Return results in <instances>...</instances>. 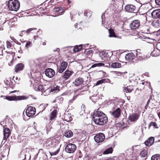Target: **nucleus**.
I'll return each instance as SVG.
<instances>
[{"label":"nucleus","instance_id":"1","mask_svg":"<svg viewBox=\"0 0 160 160\" xmlns=\"http://www.w3.org/2000/svg\"><path fill=\"white\" fill-rule=\"evenodd\" d=\"M92 119L96 124L102 125L108 122V118L102 112L98 110L94 112Z\"/></svg>","mask_w":160,"mask_h":160},{"label":"nucleus","instance_id":"2","mask_svg":"<svg viewBox=\"0 0 160 160\" xmlns=\"http://www.w3.org/2000/svg\"><path fill=\"white\" fill-rule=\"evenodd\" d=\"M8 7L11 11H17L19 8V2L18 0H10L8 3Z\"/></svg>","mask_w":160,"mask_h":160},{"label":"nucleus","instance_id":"3","mask_svg":"<svg viewBox=\"0 0 160 160\" xmlns=\"http://www.w3.org/2000/svg\"><path fill=\"white\" fill-rule=\"evenodd\" d=\"M76 149V146L73 144L70 143L68 144L65 148V151L69 153H73Z\"/></svg>","mask_w":160,"mask_h":160},{"label":"nucleus","instance_id":"4","mask_svg":"<svg viewBox=\"0 0 160 160\" xmlns=\"http://www.w3.org/2000/svg\"><path fill=\"white\" fill-rule=\"evenodd\" d=\"M105 139V136L103 133H99L97 134L94 137V139L97 143H100L103 142Z\"/></svg>","mask_w":160,"mask_h":160},{"label":"nucleus","instance_id":"5","mask_svg":"<svg viewBox=\"0 0 160 160\" xmlns=\"http://www.w3.org/2000/svg\"><path fill=\"white\" fill-rule=\"evenodd\" d=\"M36 112V109L34 107L29 106L27 109L26 113L27 115L30 117L34 115Z\"/></svg>","mask_w":160,"mask_h":160},{"label":"nucleus","instance_id":"6","mask_svg":"<svg viewBox=\"0 0 160 160\" xmlns=\"http://www.w3.org/2000/svg\"><path fill=\"white\" fill-rule=\"evenodd\" d=\"M140 25L139 20H135L131 22L129 24V27L132 30H133L138 28Z\"/></svg>","mask_w":160,"mask_h":160},{"label":"nucleus","instance_id":"7","mask_svg":"<svg viewBox=\"0 0 160 160\" xmlns=\"http://www.w3.org/2000/svg\"><path fill=\"white\" fill-rule=\"evenodd\" d=\"M6 98L9 101L18 100H25L27 99L26 97L24 96H11L7 97Z\"/></svg>","mask_w":160,"mask_h":160},{"label":"nucleus","instance_id":"8","mask_svg":"<svg viewBox=\"0 0 160 160\" xmlns=\"http://www.w3.org/2000/svg\"><path fill=\"white\" fill-rule=\"evenodd\" d=\"M45 73L47 76L50 78L52 77L55 74L54 71L50 68H48L46 70Z\"/></svg>","mask_w":160,"mask_h":160},{"label":"nucleus","instance_id":"9","mask_svg":"<svg viewBox=\"0 0 160 160\" xmlns=\"http://www.w3.org/2000/svg\"><path fill=\"white\" fill-rule=\"evenodd\" d=\"M136 7L133 5L128 4L125 7V11L128 12H132L135 10Z\"/></svg>","mask_w":160,"mask_h":160},{"label":"nucleus","instance_id":"10","mask_svg":"<svg viewBox=\"0 0 160 160\" xmlns=\"http://www.w3.org/2000/svg\"><path fill=\"white\" fill-rule=\"evenodd\" d=\"M3 139L4 140H6L11 134V132L10 129L8 128H3Z\"/></svg>","mask_w":160,"mask_h":160},{"label":"nucleus","instance_id":"11","mask_svg":"<svg viewBox=\"0 0 160 160\" xmlns=\"http://www.w3.org/2000/svg\"><path fill=\"white\" fill-rule=\"evenodd\" d=\"M121 110L119 108H118L113 111L110 112L111 114L114 118H118L119 117L121 114Z\"/></svg>","mask_w":160,"mask_h":160},{"label":"nucleus","instance_id":"12","mask_svg":"<svg viewBox=\"0 0 160 160\" xmlns=\"http://www.w3.org/2000/svg\"><path fill=\"white\" fill-rule=\"evenodd\" d=\"M139 117V115L138 113H134L130 115L128 118L129 120L131 122H135L138 120Z\"/></svg>","mask_w":160,"mask_h":160},{"label":"nucleus","instance_id":"13","mask_svg":"<svg viewBox=\"0 0 160 160\" xmlns=\"http://www.w3.org/2000/svg\"><path fill=\"white\" fill-rule=\"evenodd\" d=\"M33 87L34 89L36 91H41L42 92H45L43 88V86L42 85L36 84L33 85Z\"/></svg>","mask_w":160,"mask_h":160},{"label":"nucleus","instance_id":"14","mask_svg":"<svg viewBox=\"0 0 160 160\" xmlns=\"http://www.w3.org/2000/svg\"><path fill=\"white\" fill-rule=\"evenodd\" d=\"M151 15L153 18H160V9H156L152 11Z\"/></svg>","mask_w":160,"mask_h":160},{"label":"nucleus","instance_id":"15","mask_svg":"<svg viewBox=\"0 0 160 160\" xmlns=\"http://www.w3.org/2000/svg\"><path fill=\"white\" fill-rule=\"evenodd\" d=\"M24 65L22 63H19L17 64L15 67V71L16 72L22 70L24 68Z\"/></svg>","mask_w":160,"mask_h":160},{"label":"nucleus","instance_id":"16","mask_svg":"<svg viewBox=\"0 0 160 160\" xmlns=\"http://www.w3.org/2000/svg\"><path fill=\"white\" fill-rule=\"evenodd\" d=\"M135 57L134 54L132 52H131L127 54L125 57V58L128 61L130 62L133 60Z\"/></svg>","mask_w":160,"mask_h":160},{"label":"nucleus","instance_id":"17","mask_svg":"<svg viewBox=\"0 0 160 160\" xmlns=\"http://www.w3.org/2000/svg\"><path fill=\"white\" fill-rule=\"evenodd\" d=\"M84 82L83 78H77L75 81L73 82V83L76 86H78L82 84Z\"/></svg>","mask_w":160,"mask_h":160},{"label":"nucleus","instance_id":"18","mask_svg":"<svg viewBox=\"0 0 160 160\" xmlns=\"http://www.w3.org/2000/svg\"><path fill=\"white\" fill-rule=\"evenodd\" d=\"M154 141V138L153 137H151L145 141V143L146 146H150L153 144Z\"/></svg>","mask_w":160,"mask_h":160},{"label":"nucleus","instance_id":"19","mask_svg":"<svg viewBox=\"0 0 160 160\" xmlns=\"http://www.w3.org/2000/svg\"><path fill=\"white\" fill-rule=\"evenodd\" d=\"M135 52L136 54V58H137L139 60H141L143 59L142 56V53L140 52V49H137Z\"/></svg>","mask_w":160,"mask_h":160},{"label":"nucleus","instance_id":"20","mask_svg":"<svg viewBox=\"0 0 160 160\" xmlns=\"http://www.w3.org/2000/svg\"><path fill=\"white\" fill-rule=\"evenodd\" d=\"M72 73L71 71L67 70L65 72L63 77L66 80H67L71 75Z\"/></svg>","mask_w":160,"mask_h":160},{"label":"nucleus","instance_id":"21","mask_svg":"<svg viewBox=\"0 0 160 160\" xmlns=\"http://www.w3.org/2000/svg\"><path fill=\"white\" fill-rule=\"evenodd\" d=\"M60 91V87L57 85H55L51 87L50 92H54V93Z\"/></svg>","mask_w":160,"mask_h":160},{"label":"nucleus","instance_id":"22","mask_svg":"<svg viewBox=\"0 0 160 160\" xmlns=\"http://www.w3.org/2000/svg\"><path fill=\"white\" fill-rule=\"evenodd\" d=\"M57 111L56 110H53L51 113L50 116V120H53L55 119L57 114Z\"/></svg>","mask_w":160,"mask_h":160},{"label":"nucleus","instance_id":"23","mask_svg":"<svg viewBox=\"0 0 160 160\" xmlns=\"http://www.w3.org/2000/svg\"><path fill=\"white\" fill-rule=\"evenodd\" d=\"M38 62V61H35L34 60H32L30 61V64L31 68H32V69H34L36 68L38 65L37 64Z\"/></svg>","mask_w":160,"mask_h":160},{"label":"nucleus","instance_id":"24","mask_svg":"<svg viewBox=\"0 0 160 160\" xmlns=\"http://www.w3.org/2000/svg\"><path fill=\"white\" fill-rule=\"evenodd\" d=\"M121 63L117 62L112 63L111 65V67L113 68H120L121 67Z\"/></svg>","mask_w":160,"mask_h":160},{"label":"nucleus","instance_id":"25","mask_svg":"<svg viewBox=\"0 0 160 160\" xmlns=\"http://www.w3.org/2000/svg\"><path fill=\"white\" fill-rule=\"evenodd\" d=\"M64 135L67 138H70L73 136V133L71 130H68L66 131Z\"/></svg>","mask_w":160,"mask_h":160},{"label":"nucleus","instance_id":"26","mask_svg":"<svg viewBox=\"0 0 160 160\" xmlns=\"http://www.w3.org/2000/svg\"><path fill=\"white\" fill-rule=\"evenodd\" d=\"M108 53L106 52H102L100 53L101 58L102 60H106V58L108 57Z\"/></svg>","mask_w":160,"mask_h":160},{"label":"nucleus","instance_id":"27","mask_svg":"<svg viewBox=\"0 0 160 160\" xmlns=\"http://www.w3.org/2000/svg\"><path fill=\"white\" fill-rule=\"evenodd\" d=\"M151 160H160V155L156 154L152 156L151 158Z\"/></svg>","mask_w":160,"mask_h":160},{"label":"nucleus","instance_id":"28","mask_svg":"<svg viewBox=\"0 0 160 160\" xmlns=\"http://www.w3.org/2000/svg\"><path fill=\"white\" fill-rule=\"evenodd\" d=\"M109 37H116L117 35L115 34V33L112 29H109Z\"/></svg>","mask_w":160,"mask_h":160},{"label":"nucleus","instance_id":"29","mask_svg":"<svg viewBox=\"0 0 160 160\" xmlns=\"http://www.w3.org/2000/svg\"><path fill=\"white\" fill-rule=\"evenodd\" d=\"M113 151V149L112 148H109L105 150L103 152L104 154H108L112 153Z\"/></svg>","mask_w":160,"mask_h":160},{"label":"nucleus","instance_id":"30","mask_svg":"<svg viewBox=\"0 0 160 160\" xmlns=\"http://www.w3.org/2000/svg\"><path fill=\"white\" fill-rule=\"evenodd\" d=\"M82 48V45H80L79 46H76L73 49V51L75 52H77L80 51Z\"/></svg>","mask_w":160,"mask_h":160},{"label":"nucleus","instance_id":"31","mask_svg":"<svg viewBox=\"0 0 160 160\" xmlns=\"http://www.w3.org/2000/svg\"><path fill=\"white\" fill-rule=\"evenodd\" d=\"M65 120L68 122L71 121L72 120V118L71 114H68L65 117Z\"/></svg>","mask_w":160,"mask_h":160},{"label":"nucleus","instance_id":"32","mask_svg":"<svg viewBox=\"0 0 160 160\" xmlns=\"http://www.w3.org/2000/svg\"><path fill=\"white\" fill-rule=\"evenodd\" d=\"M104 63H96L92 65V68H93L97 67H100L104 66Z\"/></svg>","mask_w":160,"mask_h":160},{"label":"nucleus","instance_id":"33","mask_svg":"<svg viewBox=\"0 0 160 160\" xmlns=\"http://www.w3.org/2000/svg\"><path fill=\"white\" fill-rule=\"evenodd\" d=\"M68 65V63L66 62H63L61 63L60 67L65 70L66 69Z\"/></svg>","mask_w":160,"mask_h":160},{"label":"nucleus","instance_id":"34","mask_svg":"<svg viewBox=\"0 0 160 160\" xmlns=\"http://www.w3.org/2000/svg\"><path fill=\"white\" fill-rule=\"evenodd\" d=\"M56 143V142L54 141H52L51 142H49L48 143V145L50 147H56L57 144H55Z\"/></svg>","mask_w":160,"mask_h":160},{"label":"nucleus","instance_id":"35","mask_svg":"<svg viewBox=\"0 0 160 160\" xmlns=\"http://www.w3.org/2000/svg\"><path fill=\"white\" fill-rule=\"evenodd\" d=\"M132 89H131L130 88H129L128 87L124 88V92H126V93L131 92H132Z\"/></svg>","mask_w":160,"mask_h":160},{"label":"nucleus","instance_id":"36","mask_svg":"<svg viewBox=\"0 0 160 160\" xmlns=\"http://www.w3.org/2000/svg\"><path fill=\"white\" fill-rule=\"evenodd\" d=\"M23 42H27V43L25 45V47L27 48H28L32 46L31 42H30L28 41H24Z\"/></svg>","mask_w":160,"mask_h":160},{"label":"nucleus","instance_id":"37","mask_svg":"<svg viewBox=\"0 0 160 160\" xmlns=\"http://www.w3.org/2000/svg\"><path fill=\"white\" fill-rule=\"evenodd\" d=\"M141 154L143 157L146 156L147 154V150H144L141 152Z\"/></svg>","mask_w":160,"mask_h":160},{"label":"nucleus","instance_id":"38","mask_svg":"<svg viewBox=\"0 0 160 160\" xmlns=\"http://www.w3.org/2000/svg\"><path fill=\"white\" fill-rule=\"evenodd\" d=\"M64 70V69L62 68L60 66L59 67H58L57 68V70L58 72L60 73H62Z\"/></svg>","mask_w":160,"mask_h":160},{"label":"nucleus","instance_id":"39","mask_svg":"<svg viewBox=\"0 0 160 160\" xmlns=\"http://www.w3.org/2000/svg\"><path fill=\"white\" fill-rule=\"evenodd\" d=\"M37 30L36 28H30L28 29L27 30H26V32L28 34V33H29V32H31L33 30Z\"/></svg>","mask_w":160,"mask_h":160},{"label":"nucleus","instance_id":"40","mask_svg":"<svg viewBox=\"0 0 160 160\" xmlns=\"http://www.w3.org/2000/svg\"><path fill=\"white\" fill-rule=\"evenodd\" d=\"M59 150H60L59 148H58V149L56 151H55L52 152V153H51V155H56L58 152L59 151Z\"/></svg>","mask_w":160,"mask_h":160},{"label":"nucleus","instance_id":"41","mask_svg":"<svg viewBox=\"0 0 160 160\" xmlns=\"http://www.w3.org/2000/svg\"><path fill=\"white\" fill-rule=\"evenodd\" d=\"M150 125L151 126H153L156 128H158V127H157V123L155 122H152L150 123Z\"/></svg>","mask_w":160,"mask_h":160},{"label":"nucleus","instance_id":"42","mask_svg":"<svg viewBox=\"0 0 160 160\" xmlns=\"http://www.w3.org/2000/svg\"><path fill=\"white\" fill-rule=\"evenodd\" d=\"M104 83L103 80V79L98 81L96 83V86L98 85Z\"/></svg>","mask_w":160,"mask_h":160},{"label":"nucleus","instance_id":"43","mask_svg":"<svg viewBox=\"0 0 160 160\" xmlns=\"http://www.w3.org/2000/svg\"><path fill=\"white\" fill-rule=\"evenodd\" d=\"M3 49V46L2 45H0V55H2L3 54L2 52Z\"/></svg>","mask_w":160,"mask_h":160},{"label":"nucleus","instance_id":"44","mask_svg":"<svg viewBox=\"0 0 160 160\" xmlns=\"http://www.w3.org/2000/svg\"><path fill=\"white\" fill-rule=\"evenodd\" d=\"M104 83H110L111 82V81L110 79L108 78H104L103 79Z\"/></svg>","mask_w":160,"mask_h":160},{"label":"nucleus","instance_id":"45","mask_svg":"<svg viewBox=\"0 0 160 160\" xmlns=\"http://www.w3.org/2000/svg\"><path fill=\"white\" fill-rule=\"evenodd\" d=\"M105 13H103L102 16V24L103 25V23H104V20H105Z\"/></svg>","mask_w":160,"mask_h":160},{"label":"nucleus","instance_id":"46","mask_svg":"<svg viewBox=\"0 0 160 160\" xmlns=\"http://www.w3.org/2000/svg\"><path fill=\"white\" fill-rule=\"evenodd\" d=\"M77 96L76 95L73 97V98L69 100V102L70 103H72L76 99V97Z\"/></svg>","mask_w":160,"mask_h":160},{"label":"nucleus","instance_id":"47","mask_svg":"<svg viewBox=\"0 0 160 160\" xmlns=\"http://www.w3.org/2000/svg\"><path fill=\"white\" fill-rule=\"evenodd\" d=\"M7 45L8 48H10L12 46V45L9 41L7 42Z\"/></svg>","mask_w":160,"mask_h":160},{"label":"nucleus","instance_id":"48","mask_svg":"<svg viewBox=\"0 0 160 160\" xmlns=\"http://www.w3.org/2000/svg\"><path fill=\"white\" fill-rule=\"evenodd\" d=\"M140 87L142 88H144L145 86V83L144 82H142L141 83H140L139 84Z\"/></svg>","mask_w":160,"mask_h":160},{"label":"nucleus","instance_id":"49","mask_svg":"<svg viewBox=\"0 0 160 160\" xmlns=\"http://www.w3.org/2000/svg\"><path fill=\"white\" fill-rule=\"evenodd\" d=\"M157 5L160 6V0H155Z\"/></svg>","mask_w":160,"mask_h":160},{"label":"nucleus","instance_id":"50","mask_svg":"<svg viewBox=\"0 0 160 160\" xmlns=\"http://www.w3.org/2000/svg\"><path fill=\"white\" fill-rule=\"evenodd\" d=\"M62 8L61 7H58L56 8V11L57 12H59L61 10Z\"/></svg>","mask_w":160,"mask_h":160},{"label":"nucleus","instance_id":"51","mask_svg":"<svg viewBox=\"0 0 160 160\" xmlns=\"http://www.w3.org/2000/svg\"><path fill=\"white\" fill-rule=\"evenodd\" d=\"M151 98L150 97L149 99L148 100V102H147V104H146V106H147L148 105V104L149 103V102H150V101L151 100Z\"/></svg>","mask_w":160,"mask_h":160},{"label":"nucleus","instance_id":"52","mask_svg":"<svg viewBox=\"0 0 160 160\" xmlns=\"http://www.w3.org/2000/svg\"><path fill=\"white\" fill-rule=\"evenodd\" d=\"M155 24H156V25H157V24H158V23L157 22H153V25L154 26L155 25Z\"/></svg>","mask_w":160,"mask_h":160},{"label":"nucleus","instance_id":"53","mask_svg":"<svg viewBox=\"0 0 160 160\" xmlns=\"http://www.w3.org/2000/svg\"><path fill=\"white\" fill-rule=\"evenodd\" d=\"M147 32H145V33H147V34H150L149 32V33L148 32H149V29L147 28Z\"/></svg>","mask_w":160,"mask_h":160},{"label":"nucleus","instance_id":"54","mask_svg":"<svg viewBox=\"0 0 160 160\" xmlns=\"http://www.w3.org/2000/svg\"><path fill=\"white\" fill-rule=\"evenodd\" d=\"M15 79L16 80H18V81H19L20 80V78H18V77H16Z\"/></svg>","mask_w":160,"mask_h":160},{"label":"nucleus","instance_id":"55","mask_svg":"<svg viewBox=\"0 0 160 160\" xmlns=\"http://www.w3.org/2000/svg\"><path fill=\"white\" fill-rule=\"evenodd\" d=\"M158 115L160 119V112L158 113Z\"/></svg>","mask_w":160,"mask_h":160},{"label":"nucleus","instance_id":"56","mask_svg":"<svg viewBox=\"0 0 160 160\" xmlns=\"http://www.w3.org/2000/svg\"><path fill=\"white\" fill-rule=\"evenodd\" d=\"M42 44L43 45H45L46 44V43L45 42H43Z\"/></svg>","mask_w":160,"mask_h":160},{"label":"nucleus","instance_id":"57","mask_svg":"<svg viewBox=\"0 0 160 160\" xmlns=\"http://www.w3.org/2000/svg\"><path fill=\"white\" fill-rule=\"evenodd\" d=\"M13 62V60H12L11 61V64H10V65L9 63L8 64L9 65H11V64Z\"/></svg>","mask_w":160,"mask_h":160},{"label":"nucleus","instance_id":"58","mask_svg":"<svg viewBox=\"0 0 160 160\" xmlns=\"http://www.w3.org/2000/svg\"><path fill=\"white\" fill-rule=\"evenodd\" d=\"M16 91H12L10 92V93H13V92H16Z\"/></svg>","mask_w":160,"mask_h":160},{"label":"nucleus","instance_id":"59","mask_svg":"<svg viewBox=\"0 0 160 160\" xmlns=\"http://www.w3.org/2000/svg\"><path fill=\"white\" fill-rule=\"evenodd\" d=\"M68 4H70L71 3V2L69 0H68Z\"/></svg>","mask_w":160,"mask_h":160},{"label":"nucleus","instance_id":"60","mask_svg":"<svg viewBox=\"0 0 160 160\" xmlns=\"http://www.w3.org/2000/svg\"><path fill=\"white\" fill-rule=\"evenodd\" d=\"M106 160H113V159H108Z\"/></svg>","mask_w":160,"mask_h":160},{"label":"nucleus","instance_id":"61","mask_svg":"<svg viewBox=\"0 0 160 160\" xmlns=\"http://www.w3.org/2000/svg\"><path fill=\"white\" fill-rule=\"evenodd\" d=\"M24 155V156H25L26 155H24V154H23L22 153H21V155Z\"/></svg>","mask_w":160,"mask_h":160},{"label":"nucleus","instance_id":"62","mask_svg":"<svg viewBox=\"0 0 160 160\" xmlns=\"http://www.w3.org/2000/svg\"><path fill=\"white\" fill-rule=\"evenodd\" d=\"M77 25H75V27L76 28H77L76 27H77Z\"/></svg>","mask_w":160,"mask_h":160},{"label":"nucleus","instance_id":"63","mask_svg":"<svg viewBox=\"0 0 160 160\" xmlns=\"http://www.w3.org/2000/svg\"><path fill=\"white\" fill-rule=\"evenodd\" d=\"M158 142H160V139L158 140Z\"/></svg>","mask_w":160,"mask_h":160},{"label":"nucleus","instance_id":"64","mask_svg":"<svg viewBox=\"0 0 160 160\" xmlns=\"http://www.w3.org/2000/svg\"><path fill=\"white\" fill-rule=\"evenodd\" d=\"M54 52H55V51H56V50H54Z\"/></svg>","mask_w":160,"mask_h":160}]
</instances>
